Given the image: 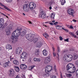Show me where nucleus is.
I'll return each mask as SVG.
<instances>
[{
	"mask_svg": "<svg viewBox=\"0 0 78 78\" xmlns=\"http://www.w3.org/2000/svg\"><path fill=\"white\" fill-rule=\"evenodd\" d=\"M23 7L24 11L28 12V11H29L30 8V10H33V9H34L36 7V5L35 3L31 2L30 3L29 5L28 4H24L23 5Z\"/></svg>",
	"mask_w": 78,
	"mask_h": 78,
	"instance_id": "f257e3e1",
	"label": "nucleus"
},
{
	"mask_svg": "<svg viewBox=\"0 0 78 78\" xmlns=\"http://www.w3.org/2000/svg\"><path fill=\"white\" fill-rule=\"evenodd\" d=\"M22 30V28L15 30L12 33L11 39H14V37H18L20 35V31Z\"/></svg>",
	"mask_w": 78,
	"mask_h": 78,
	"instance_id": "f03ea898",
	"label": "nucleus"
},
{
	"mask_svg": "<svg viewBox=\"0 0 78 78\" xmlns=\"http://www.w3.org/2000/svg\"><path fill=\"white\" fill-rule=\"evenodd\" d=\"M73 56L72 55H65L63 57V59L65 61L70 62L72 60Z\"/></svg>",
	"mask_w": 78,
	"mask_h": 78,
	"instance_id": "7ed1b4c3",
	"label": "nucleus"
},
{
	"mask_svg": "<svg viewBox=\"0 0 78 78\" xmlns=\"http://www.w3.org/2000/svg\"><path fill=\"white\" fill-rule=\"evenodd\" d=\"M15 73V72H14V70L12 69H11L9 71V75L10 77H12L14 76Z\"/></svg>",
	"mask_w": 78,
	"mask_h": 78,
	"instance_id": "20e7f679",
	"label": "nucleus"
},
{
	"mask_svg": "<svg viewBox=\"0 0 78 78\" xmlns=\"http://www.w3.org/2000/svg\"><path fill=\"white\" fill-rule=\"evenodd\" d=\"M67 12L69 15H71V16H72L73 17H74V16L73 14H74V11H73V10L72 9H69L68 10Z\"/></svg>",
	"mask_w": 78,
	"mask_h": 78,
	"instance_id": "39448f33",
	"label": "nucleus"
},
{
	"mask_svg": "<svg viewBox=\"0 0 78 78\" xmlns=\"http://www.w3.org/2000/svg\"><path fill=\"white\" fill-rule=\"evenodd\" d=\"M52 69V66H48L45 68V72H50L51 70Z\"/></svg>",
	"mask_w": 78,
	"mask_h": 78,
	"instance_id": "423d86ee",
	"label": "nucleus"
},
{
	"mask_svg": "<svg viewBox=\"0 0 78 78\" xmlns=\"http://www.w3.org/2000/svg\"><path fill=\"white\" fill-rule=\"evenodd\" d=\"M74 66V65L72 64L69 63V64L67 66L66 69L67 70H69V71L73 67V66Z\"/></svg>",
	"mask_w": 78,
	"mask_h": 78,
	"instance_id": "0eeeda50",
	"label": "nucleus"
},
{
	"mask_svg": "<svg viewBox=\"0 0 78 78\" xmlns=\"http://www.w3.org/2000/svg\"><path fill=\"white\" fill-rule=\"evenodd\" d=\"M27 52H23L22 53V54L21 55V59H25L27 58Z\"/></svg>",
	"mask_w": 78,
	"mask_h": 78,
	"instance_id": "6e6552de",
	"label": "nucleus"
},
{
	"mask_svg": "<svg viewBox=\"0 0 78 78\" xmlns=\"http://www.w3.org/2000/svg\"><path fill=\"white\" fill-rule=\"evenodd\" d=\"M12 26L11 25H9L5 29V32L7 31H9L12 30Z\"/></svg>",
	"mask_w": 78,
	"mask_h": 78,
	"instance_id": "1a4fd4ad",
	"label": "nucleus"
},
{
	"mask_svg": "<svg viewBox=\"0 0 78 78\" xmlns=\"http://www.w3.org/2000/svg\"><path fill=\"white\" fill-rule=\"evenodd\" d=\"M27 30L24 29L21 32L20 35L21 36H24L27 34Z\"/></svg>",
	"mask_w": 78,
	"mask_h": 78,
	"instance_id": "9d476101",
	"label": "nucleus"
},
{
	"mask_svg": "<svg viewBox=\"0 0 78 78\" xmlns=\"http://www.w3.org/2000/svg\"><path fill=\"white\" fill-rule=\"evenodd\" d=\"M76 70V68L75 67L74 65L73 66L72 68H71V69L69 70V71L70 72V73H75V72Z\"/></svg>",
	"mask_w": 78,
	"mask_h": 78,
	"instance_id": "9b49d317",
	"label": "nucleus"
},
{
	"mask_svg": "<svg viewBox=\"0 0 78 78\" xmlns=\"http://www.w3.org/2000/svg\"><path fill=\"white\" fill-rule=\"evenodd\" d=\"M50 57H46L45 58V62L46 64H48V63H49L50 62Z\"/></svg>",
	"mask_w": 78,
	"mask_h": 78,
	"instance_id": "f8f14e48",
	"label": "nucleus"
},
{
	"mask_svg": "<svg viewBox=\"0 0 78 78\" xmlns=\"http://www.w3.org/2000/svg\"><path fill=\"white\" fill-rule=\"evenodd\" d=\"M20 68L21 69H26L27 68V66L26 65L22 64L20 65Z\"/></svg>",
	"mask_w": 78,
	"mask_h": 78,
	"instance_id": "ddd939ff",
	"label": "nucleus"
},
{
	"mask_svg": "<svg viewBox=\"0 0 78 78\" xmlns=\"http://www.w3.org/2000/svg\"><path fill=\"white\" fill-rule=\"evenodd\" d=\"M42 45V43L41 42H38L37 43L36 47L40 48Z\"/></svg>",
	"mask_w": 78,
	"mask_h": 78,
	"instance_id": "4468645a",
	"label": "nucleus"
},
{
	"mask_svg": "<svg viewBox=\"0 0 78 78\" xmlns=\"http://www.w3.org/2000/svg\"><path fill=\"white\" fill-rule=\"evenodd\" d=\"M6 49H8V50H9L12 49V46L10 44H7L6 46Z\"/></svg>",
	"mask_w": 78,
	"mask_h": 78,
	"instance_id": "2eb2a0df",
	"label": "nucleus"
},
{
	"mask_svg": "<svg viewBox=\"0 0 78 78\" xmlns=\"http://www.w3.org/2000/svg\"><path fill=\"white\" fill-rule=\"evenodd\" d=\"M29 35V37L30 38V39H33L34 38V36L35 35L34 34H28Z\"/></svg>",
	"mask_w": 78,
	"mask_h": 78,
	"instance_id": "dca6fc26",
	"label": "nucleus"
},
{
	"mask_svg": "<svg viewBox=\"0 0 78 78\" xmlns=\"http://www.w3.org/2000/svg\"><path fill=\"white\" fill-rule=\"evenodd\" d=\"M39 16L40 17H41L42 19H45V18H46V15H45V13H44L41 14H40L39 15Z\"/></svg>",
	"mask_w": 78,
	"mask_h": 78,
	"instance_id": "f3484780",
	"label": "nucleus"
},
{
	"mask_svg": "<svg viewBox=\"0 0 78 78\" xmlns=\"http://www.w3.org/2000/svg\"><path fill=\"white\" fill-rule=\"evenodd\" d=\"M26 37L27 40H28L30 42H32L33 39H31L28 35V34H27L26 35Z\"/></svg>",
	"mask_w": 78,
	"mask_h": 78,
	"instance_id": "a211bd4d",
	"label": "nucleus"
},
{
	"mask_svg": "<svg viewBox=\"0 0 78 78\" xmlns=\"http://www.w3.org/2000/svg\"><path fill=\"white\" fill-rule=\"evenodd\" d=\"M73 58L74 60H76L78 58V55L76 53H74L73 54Z\"/></svg>",
	"mask_w": 78,
	"mask_h": 78,
	"instance_id": "6ab92c4d",
	"label": "nucleus"
},
{
	"mask_svg": "<svg viewBox=\"0 0 78 78\" xmlns=\"http://www.w3.org/2000/svg\"><path fill=\"white\" fill-rule=\"evenodd\" d=\"M69 34H70V35H71L72 36H73V37H74L75 38H76L77 39H78V37H76V35H75V34H74L72 32H69Z\"/></svg>",
	"mask_w": 78,
	"mask_h": 78,
	"instance_id": "aec40b11",
	"label": "nucleus"
},
{
	"mask_svg": "<svg viewBox=\"0 0 78 78\" xmlns=\"http://www.w3.org/2000/svg\"><path fill=\"white\" fill-rule=\"evenodd\" d=\"M0 5H1L2 6H4V8H5V9H7L8 11H11V10L9 9L8 7L5 6L1 2H0Z\"/></svg>",
	"mask_w": 78,
	"mask_h": 78,
	"instance_id": "412c9836",
	"label": "nucleus"
},
{
	"mask_svg": "<svg viewBox=\"0 0 78 78\" xmlns=\"http://www.w3.org/2000/svg\"><path fill=\"white\" fill-rule=\"evenodd\" d=\"M13 39V40L12 42L14 43H15V42H17V41H18V38L17 37H14L13 39Z\"/></svg>",
	"mask_w": 78,
	"mask_h": 78,
	"instance_id": "4be33fe9",
	"label": "nucleus"
},
{
	"mask_svg": "<svg viewBox=\"0 0 78 78\" xmlns=\"http://www.w3.org/2000/svg\"><path fill=\"white\" fill-rule=\"evenodd\" d=\"M35 55L38 56L39 55V49H36L35 51Z\"/></svg>",
	"mask_w": 78,
	"mask_h": 78,
	"instance_id": "5701e85b",
	"label": "nucleus"
},
{
	"mask_svg": "<svg viewBox=\"0 0 78 78\" xmlns=\"http://www.w3.org/2000/svg\"><path fill=\"white\" fill-rule=\"evenodd\" d=\"M13 63L15 64V65H16V66H18L19 64V61L17 60H14L13 61Z\"/></svg>",
	"mask_w": 78,
	"mask_h": 78,
	"instance_id": "b1692460",
	"label": "nucleus"
},
{
	"mask_svg": "<svg viewBox=\"0 0 78 78\" xmlns=\"http://www.w3.org/2000/svg\"><path fill=\"white\" fill-rule=\"evenodd\" d=\"M43 55L44 56H47V51L46 50H44L43 51Z\"/></svg>",
	"mask_w": 78,
	"mask_h": 78,
	"instance_id": "393cba45",
	"label": "nucleus"
},
{
	"mask_svg": "<svg viewBox=\"0 0 78 78\" xmlns=\"http://www.w3.org/2000/svg\"><path fill=\"white\" fill-rule=\"evenodd\" d=\"M4 22V19L3 18H0V23L3 25V23Z\"/></svg>",
	"mask_w": 78,
	"mask_h": 78,
	"instance_id": "a878e982",
	"label": "nucleus"
},
{
	"mask_svg": "<svg viewBox=\"0 0 78 78\" xmlns=\"http://www.w3.org/2000/svg\"><path fill=\"white\" fill-rule=\"evenodd\" d=\"M9 63V62H6L5 63H4V64H3V66L5 68V67H6L7 66H8Z\"/></svg>",
	"mask_w": 78,
	"mask_h": 78,
	"instance_id": "bb28decb",
	"label": "nucleus"
},
{
	"mask_svg": "<svg viewBox=\"0 0 78 78\" xmlns=\"http://www.w3.org/2000/svg\"><path fill=\"white\" fill-rule=\"evenodd\" d=\"M62 26H59L58 25L56 27V28L57 30H61V28H62Z\"/></svg>",
	"mask_w": 78,
	"mask_h": 78,
	"instance_id": "cd10ccee",
	"label": "nucleus"
},
{
	"mask_svg": "<svg viewBox=\"0 0 78 78\" xmlns=\"http://www.w3.org/2000/svg\"><path fill=\"white\" fill-rule=\"evenodd\" d=\"M44 76H45L46 77L48 76H49V73L48 72H46L45 71V72L44 73Z\"/></svg>",
	"mask_w": 78,
	"mask_h": 78,
	"instance_id": "c85d7f7f",
	"label": "nucleus"
},
{
	"mask_svg": "<svg viewBox=\"0 0 78 78\" xmlns=\"http://www.w3.org/2000/svg\"><path fill=\"white\" fill-rule=\"evenodd\" d=\"M15 68L16 70V71L17 72H18L19 71L20 69L19 68V67L16 66H15Z\"/></svg>",
	"mask_w": 78,
	"mask_h": 78,
	"instance_id": "c756f323",
	"label": "nucleus"
},
{
	"mask_svg": "<svg viewBox=\"0 0 78 78\" xmlns=\"http://www.w3.org/2000/svg\"><path fill=\"white\" fill-rule=\"evenodd\" d=\"M34 66H31L29 67L28 69L29 70H32V69H33L34 67Z\"/></svg>",
	"mask_w": 78,
	"mask_h": 78,
	"instance_id": "7c9ffc66",
	"label": "nucleus"
},
{
	"mask_svg": "<svg viewBox=\"0 0 78 78\" xmlns=\"http://www.w3.org/2000/svg\"><path fill=\"white\" fill-rule=\"evenodd\" d=\"M51 17L52 19H55V14H54L53 13H51Z\"/></svg>",
	"mask_w": 78,
	"mask_h": 78,
	"instance_id": "2f4dec72",
	"label": "nucleus"
},
{
	"mask_svg": "<svg viewBox=\"0 0 78 78\" xmlns=\"http://www.w3.org/2000/svg\"><path fill=\"white\" fill-rule=\"evenodd\" d=\"M17 50L20 51V53L21 52H22V48H19L17 49Z\"/></svg>",
	"mask_w": 78,
	"mask_h": 78,
	"instance_id": "473e14b6",
	"label": "nucleus"
},
{
	"mask_svg": "<svg viewBox=\"0 0 78 78\" xmlns=\"http://www.w3.org/2000/svg\"><path fill=\"white\" fill-rule=\"evenodd\" d=\"M40 15L41 14H43V13H44V12L43 11V10L42 9H40Z\"/></svg>",
	"mask_w": 78,
	"mask_h": 78,
	"instance_id": "72a5a7b5",
	"label": "nucleus"
},
{
	"mask_svg": "<svg viewBox=\"0 0 78 78\" xmlns=\"http://www.w3.org/2000/svg\"><path fill=\"white\" fill-rule=\"evenodd\" d=\"M66 3V1H65V0H62V5H64V3Z\"/></svg>",
	"mask_w": 78,
	"mask_h": 78,
	"instance_id": "f704fd0d",
	"label": "nucleus"
},
{
	"mask_svg": "<svg viewBox=\"0 0 78 78\" xmlns=\"http://www.w3.org/2000/svg\"><path fill=\"white\" fill-rule=\"evenodd\" d=\"M67 76L68 77H69V78H70L71 77V76H72V75L71 74H67Z\"/></svg>",
	"mask_w": 78,
	"mask_h": 78,
	"instance_id": "c9c22d12",
	"label": "nucleus"
},
{
	"mask_svg": "<svg viewBox=\"0 0 78 78\" xmlns=\"http://www.w3.org/2000/svg\"><path fill=\"white\" fill-rule=\"evenodd\" d=\"M33 41L34 42H37L38 41V39L37 38H35L34 39Z\"/></svg>",
	"mask_w": 78,
	"mask_h": 78,
	"instance_id": "e433bc0d",
	"label": "nucleus"
},
{
	"mask_svg": "<svg viewBox=\"0 0 78 78\" xmlns=\"http://www.w3.org/2000/svg\"><path fill=\"white\" fill-rule=\"evenodd\" d=\"M76 66L78 67V60H76L75 62Z\"/></svg>",
	"mask_w": 78,
	"mask_h": 78,
	"instance_id": "4c0bfd02",
	"label": "nucleus"
},
{
	"mask_svg": "<svg viewBox=\"0 0 78 78\" xmlns=\"http://www.w3.org/2000/svg\"><path fill=\"white\" fill-rule=\"evenodd\" d=\"M76 77L78 78V69H77L76 71Z\"/></svg>",
	"mask_w": 78,
	"mask_h": 78,
	"instance_id": "58836bf2",
	"label": "nucleus"
},
{
	"mask_svg": "<svg viewBox=\"0 0 78 78\" xmlns=\"http://www.w3.org/2000/svg\"><path fill=\"white\" fill-rule=\"evenodd\" d=\"M6 33V34L7 35H9L10 34V31H7V32H5Z\"/></svg>",
	"mask_w": 78,
	"mask_h": 78,
	"instance_id": "ea45409f",
	"label": "nucleus"
},
{
	"mask_svg": "<svg viewBox=\"0 0 78 78\" xmlns=\"http://www.w3.org/2000/svg\"><path fill=\"white\" fill-rule=\"evenodd\" d=\"M62 29L63 30H65V31L66 32H69V30H68L65 29L63 27H62Z\"/></svg>",
	"mask_w": 78,
	"mask_h": 78,
	"instance_id": "a19ab883",
	"label": "nucleus"
},
{
	"mask_svg": "<svg viewBox=\"0 0 78 78\" xmlns=\"http://www.w3.org/2000/svg\"><path fill=\"white\" fill-rule=\"evenodd\" d=\"M51 78H56V76L55 75H52L51 76Z\"/></svg>",
	"mask_w": 78,
	"mask_h": 78,
	"instance_id": "79ce46f5",
	"label": "nucleus"
},
{
	"mask_svg": "<svg viewBox=\"0 0 78 78\" xmlns=\"http://www.w3.org/2000/svg\"><path fill=\"white\" fill-rule=\"evenodd\" d=\"M57 50L58 51V52L59 53V52H60V51H61V50H60V48H59V47H58L57 48Z\"/></svg>",
	"mask_w": 78,
	"mask_h": 78,
	"instance_id": "37998d69",
	"label": "nucleus"
},
{
	"mask_svg": "<svg viewBox=\"0 0 78 78\" xmlns=\"http://www.w3.org/2000/svg\"><path fill=\"white\" fill-rule=\"evenodd\" d=\"M53 2H54V1H53V0H52L51 2L50 3V4H51L50 5V6H52V5H53Z\"/></svg>",
	"mask_w": 78,
	"mask_h": 78,
	"instance_id": "c03bdc74",
	"label": "nucleus"
},
{
	"mask_svg": "<svg viewBox=\"0 0 78 78\" xmlns=\"http://www.w3.org/2000/svg\"><path fill=\"white\" fill-rule=\"evenodd\" d=\"M20 51H18L17 50H16V54H17L18 55H19V54H20Z\"/></svg>",
	"mask_w": 78,
	"mask_h": 78,
	"instance_id": "a18cd8bd",
	"label": "nucleus"
},
{
	"mask_svg": "<svg viewBox=\"0 0 78 78\" xmlns=\"http://www.w3.org/2000/svg\"><path fill=\"white\" fill-rule=\"evenodd\" d=\"M6 1L7 2L11 3L12 2V0H6Z\"/></svg>",
	"mask_w": 78,
	"mask_h": 78,
	"instance_id": "49530a36",
	"label": "nucleus"
},
{
	"mask_svg": "<svg viewBox=\"0 0 78 78\" xmlns=\"http://www.w3.org/2000/svg\"><path fill=\"white\" fill-rule=\"evenodd\" d=\"M41 61V59L40 58H37V62H40Z\"/></svg>",
	"mask_w": 78,
	"mask_h": 78,
	"instance_id": "de8ad7c7",
	"label": "nucleus"
},
{
	"mask_svg": "<svg viewBox=\"0 0 78 78\" xmlns=\"http://www.w3.org/2000/svg\"><path fill=\"white\" fill-rule=\"evenodd\" d=\"M53 56H54V57H55L56 56V53L55 52H53Z\"/></svg>",
	"mask_w": 78,
	"mask_h": 78,
	"instance_id": "09e8293b",
	"label": "nucleus"
},
{
	"mask_svg": "<svg viewBox=\"0 0 78 78\" xmlns=\"http://www.w3.org/2000/svg\"><path fill=\"white\" fill-rule=\"evenodd\" d=\"M59 38L60 41H62L63 38L61 37V36L59 37Z\"/></svg>",
	"mask_w": 78,
	"mask_h": 78,
	"instance_id": "8fccbe9b",
	"label": "nucleus"
},
{
	"mask_svg": "<svg viewBox=\"0 0 78 78\" xmlns=\"http://www.w3.org/2000/svg\"><path fill=\"white\" fill-rule=\"evenodd\" d=\"M44 35H45L46 36H47V37H49V35L46 33H44Z\"/></svg>",
	"mask_w": 78,
	"mask_h": 78,
	"instance_id": "3c124183",
	"label": "nucleus"
},
{
	"mask_svg": "<svg viewBox=\"0 0 78 78\" xmlns=\"http://www.w3.org/2000/svg\"><path fill=\"white\" fill-rule=\"evenodd\" d=\"M29 61L30 62H31V58H29Z\"/></svg>",
	"mask_w": 78,
	"mask_h": 78,
	"instance_id": "603ef678",
	"label": "nucleus"
},
{
	"mask_svg": "<svg viewBox=\"0 0 78 78\" xmlns=\"http://www.w3.org/2000/svg\"><path fill=\"white\" fill-rule=\"evenodd\" d=\"M65 41H66V42H69V38H67L64 40Z\"/></svg>",
	"mask_w": 78,
	"mask_h": 78,
	"instance_id": "864d4df0",
	"label": "nucleus"
},
{
	"mask_svg": "<svg viewBox=\"0 0 78 78\" xmlns=\"http://www.w3.org/2000/svg\"><path fill=\"white\" fill-rule=\"evenodd\" d=\"M58 22H55V23H54V25H57V24H58Z\"/></svg>",
	"mask_w": 78,
	"mask_h": 78,
	"instance_id": "5fc2aeb1",
	"label": "nucleus"
},
{
	"mask_svg": "<svg viewBox=\"0 0 78 78\" xmlns=\"http://www.w3.org/2000/svg\"><path fill=\"white\" fill-rule=\"evenodd\" d=\"M3 24L0 23V28H1L3 27Z\"/></svg>",
	"mask_w": 78,
	"mask_h": 78,
	"instance_id": "6e6d98bb",
	"label": "nucleus"
},
{
	"mask_svg": "<svg viewBox=\"0 0 78 78\" xmlns=\"http://www.w3.org/2000/svg\"><path fill=\"white\" fill-rule=\"evenodd\" d=\"M34 61H37V58H34Z\"/></svg>",
	"mask_w": 78,
	"mask_h": 78,
	"instance_id": "4d7b16f0",
	"label": "nucleus"
},
{
	"mask_svg": "<svg viewBox=\"0 0 78 78\" xmlns=\"http://www.w3.org/2000/svg\"><path fill=\"white\" fill-rule=\"evenodd\" d=\"M45 33L43 34V35L44 36V37H45L46 38V39L47 38V37L46 36V35H45Z\"/></svg>",
	"mask_w": 78,
	"mask_h": 78,
	"instance_id": "13d9d810",
	"label": "nucleus"
},
{
	"mask_svg": "<svg viewBox=\"0 0 78 78\" xmlns=\"http://www.w3.org/2000/svg\"><path fill=\"white\" fill-rule=\"evenodd\" d=\"M73 22H76V20H75V19H73Z\"/></svg>",
	"mask_w": 78,
	"mask_h": 78,
	"instance_id": "bf43d9fd",
	"label": "nucleus"
},
{
	"mask_svg": "<svg viewBox=\"0 0 78 78\" xmlns=\"http://www.w3.org/2000/svg\"><path fill=\"white\" fill-rule=\"evenodd\" d=\"M49 24L51 25H53V24L52 23H50Z\"/></svg>",
	"mask_w": 78,
	"mask_h": 78,
	"instance_id": "052dcab7",
	"label": "nucleus"
},
{
	"mask_svg": "<svg viewBox=\"0 0 78 78\" xmlns=\"http://www.w3.org/2000/svg\"><path fill=\"white\" fill-rule=\"evenodd\" d=\"M70 28H71V29H73V27L72 26H70L69 27Z\"/></svg>",
	"mask_w": 78,
	"mask_h": 78,
	"instance_id": "680f3d73",
	"label": "nucleus"
},
{
	"mask_svg": "<svg viewBox=\"0 0 78 78\" xmlns=\"http://www.w3.org/2000/svg\"><path fill=\"white\" fill-rule=\"evenodd\" d=\"M28 22L30 24H32V23H31V22H30V21H28Z\"/></svg>",
	"mask_w": 78,
	"mask_h": 78,
	"instance_id": "e2e57ef3",
	"label": "nucleus"
},
{
	"mask_svg": "<svg viewBox=\"0 0 78 78\" xmlns=\"http://www.w3.org/2000/svg\"><path fill=\"white\" fill-rule=\"evenodd\" d=\"M0 14H3V16H6V15H5V14H4L0 12Z\"/></svg>",
	"mask_w": 78,
	"mask_h": 78,
	"instance_id": "0e129e2a",
	"label": "nucleus"
},
{
	"mask_svg": "<svg viewBox=\"0 0 78 78\" xmlns=\"http://www.w3.org/2000/svg\"><path fill=\"white\" fill-rule=\"evenodd\" d=\"M60 77H61V78H63V77H62V74H61V75H60Z\"/></svg>",
	"mask_w": 78,
	"mask_h": 78,
	"instance_id": "69168bd1",
	"label": "nucleus"
},
{
	"mask_svg": "<svg viewBox=\"0 0 78 78\" xmlns=\"http://www.w3.org/2000/svg\"><path fill=\"white\" fill-rule=\"evenodd\" d=\"M76 34H77V36H78V32H76Z\"/></svg>",
	"mask_w": 78,
	"mask_h": 78,
	"instance_id": "338daca9",
	"label": "nucleus"
},
{
	"mask_svg": "<svg viewBox=\"0 0 78 78\" xmlns=\"http://www.w3.org/2000/svg\"><path fill=\"white\" fill-rule=\"evenodd\" d=\"M56 66H54V68L55 70H56Z\"/></svg>",
	"mask_w": 78,
	"mask_h": 78,
	"instance_id": "774afa93",
	"label": "nucleus"
}]
</instances>
